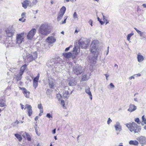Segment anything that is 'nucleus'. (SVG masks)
I'll return each mask as SVG.
<instances>
[{
	"instance_id": "nucleus-36",
	"label": "nucleus",
	"mask_w": 146,
	"mask_h": 146,
	"mask_svg": "<svg viewBox=\"0 0 146 146\" xmlns=\"http://www.w3.org/2000/svg\"><path fill=\"white\" fill-rule=\"evenodd\" d=\"M88 79L87 77V75L85 74L83 75L82 78V81H85Z\"/></svg>"
},
{
	"instance_id": "nucleus-27",
	"label": "nucleus",
	"mask_w": 146,
	"mask_h": 146,
	"mask_svg": "<svg viewBox=\"0 0 146 146\" xmlns=\"http://www.w3.org/2000/svg\"><path fill=\"white\" fill-rule=\"evenodd\" d=\"M23 74H21L20 72H19V74H18L17 75L15 76L16 79L17 80H20L22 78V76Z\"/></svg>"
},
{
	"instance_id": "nucleus-32",
	"label": "nucleus",
	"mask_w": 146,
	"mask_h": 146,
	"mask_svg": "<svg viewBox=\"0 0 146 146\" xmlns=\"http://www.w3.org/2000/svg\"><path fill=\"white\" fill-rule=\"evenodd\" d=\"M133 35V33H132L128 34L127 35V40L128 41H129L130 40L131 37Z\"/></svg>"
},
{
	"instance_id": "nucleus-45",
	"label": "nucleus",
	"mask_w": 146,
	"mask_h": 146,
	"mask_svg": "<svg viewBox=\"0 0 146 146\" xmlns=\"http://www.w3.org/2000/svg\"><path fill=\"white\" fill-rule=\"evenodd\" d=\"M46 116L49 118H52V116L50 113H47L46 114Z\"/></svg>"
},
{
	"instance_id": "nucleus-37",
	"label": "nucleus",
	"mask_w": 146,
	"mask_h": 146,
	"mask_svg": "<svg viewBox=\"0 0 146 146\" xmlns=\"http://www.w3.org/2000/svg\"><path fill=\"white\" fill-rule=\"evenodd\" d=\"M33 85L35 89H36L38 86V82H33Z\"/></svg>"
},
{
	"instance_id": "nucleus-15",
	"label": "nucleus",
	"mask_w": 146,
	"mask_h": 146,
	"mask_svg": "<svg viewBox=\"0 0 146 146\" xmlns=\"http://www.w3.org/2000/svg\"><path fill=\"white\" fill-rule=\"evenodd\" d=\"M137 109L136 106L134 104H130L129 106V108L127 109V111L130 112H131L135 111Z\"/></svg>"
},
{
	"instance_id": "nucleus-3",
	"label": "nucleus",
	"mask_w": 146,
	"mask_h": 146,
	"mask_svg": "<svg viewBox=\"0 0 146 146\" xmlns=\"http://www.w3.org/2000/svg\"><path fill=\"white\" fill-rule=\"evenodd\" d=\"M38 31L40 34L44 36L47 35L50 32L48 26L46 24L41 25L39 27Z\"/></svg>"
},
{
	"instance_id": "nucleus-60",
	"label": "nucleus",
	"mask_w": 146,
	"mask_h": 146,
	"mask_svg": "<svg viewBox=\"0 0 146 146\" xmlns=\"http://www.w3.org/2000/svg\"><path fill=\"white\" fill-rule=\"evenodd\" d=\"M104 75L106 77V79L108 80V77L109 76V75L106 74H104Z\"/></svg>"
},
{
	"instance_id": "nucleus-16",
	"label": "nucleus",
	"mask_w": 146,
	"mask_h": 146,
	"mask_svg": "<svg viewBox=\"0 0 146 146\" xmlns=\"http://www.w3.org/2000/svg\"><path fill=\"white\" fill-rule=\"evenodd\" d=\"M114 127L115 130L117 131L120 132L122 130L121 126L120 125V123L118 121L116 122V124L114 125Z\"/></svg>"
},
{
	"instance_id": "nucleus-44",
	"label": "nucleus",
	"mask_w": 146,
	"mask_h": 146,
	"mask_svg": "<svg viewBox=\"0 0 146 146\" xmlns=\"http://www.w3.org/2000/svg\"><path fill=\"white\" fill-rule=\"evenodd\" d=\"M97 19L98 21L100 22L101 25H102L104 24V22L102 21L101 19H100L99 17H98Z\"/></svg>"
},
{
	"instance_id": "nucleus-30",
	"label": "nucleus",
	"mask_w": 146,
	"mask_h": 146,
	"mask_svg": "<svg viewBox=\"0 0 146 146\" xmlns=\"http://www.w3.org/2000/svg\"><path fill=\"white\" fill-rule=\"evenodd\" d=\"M39 77V74H38V75L34 78L33 80V82H38Z\"/></svg>"
},
{
	"instance_id": "nucleus-17",
	"label": "nucleus",
	"mask_w": 146,
	"mask_h": 146,
	"mask_svg": "<svg viewBox=\"0 0 146 146\" xmlns=\"http://www.w3.org/2000/svg\"><path fill=\"white\" fill-rule=\"evenodd\" d=\"M30 2V1L25 0L22 3V7L25 9H26L28 6L29 3Z\"/></svg>"
},
{
	"instance_id": "nucleus-21",
	"label": "nucleus",
	"mask_w": 146,
	"mask_h": 146,
	"mask_svg": "<svg viewBox=\"0 0 146 146\" xmlns=\"http://www.w3.org/2000/svg\"><path fill=\"white\" fill-rule=\"evenodd\" d=\"M27 66V65L25 64L21 67L19 71V72L21 74H23L24 73Z\"/></svg>"
},
{
	"instance_id": "nucleus-5",
	"label": "nucleus",
	"mask_w": 146,
	"mask_h": 146,
	"mask_svg": "<svg viewBox=\"0 0 146 146\" xmlns=\"http://www.w3.org/2000/svg\"><path fill=\"white\" fill-rule=\"evenodd\" d=\"M73 72L76 75H78L84 72V69L82 67L77 66L73 67Z\"/></svg>"
},
{
	"instance_id": "nucleus-31",
	"label": "nucleus",
	"mask_w": 146,
	"mask_h": 146,
	"mask_svg": "<svg viewBox=\"0 0 146 146\" xmlns=\"http://www.w3.org/2000/svg\"><path fill=\"white\" fill-rule=\"evenodd\" d=\"M60 63L58 62V61L55 60L54 62V64H53V65L54 66V67L55 68H56L57 67H56V66H58L59 65Z\"/></svg>"
},
{
	"instance_id": "nucleus-53",
	"label": "nucleus",
	"mask_w": 146,
	"mask_h": 146,
	"mask_svg": "<svg viewBox=\"0 0 146 146\" xmlns=\"http://www.w3.org/2000/svg\"><path fill=\"white\" fill-rule=\"evenodd\" d=\"M102 14L103 15V21H107V20L106 18V17L103 15V13H102Z\"/></svg>"
},
{
	"instance_id": "nucleus-57",
	"label": "nucleus",
	"mask_w": 146,
	"mask_h": 146,
	"mask_svg": "<svg viewBox=\"0 0 146 146\" xmlns=\"http://www.w3.org/2000/svg\"><path fill=\"white\" fill-rule=\"evenodd\" d=\"M134 75L133 76H130V77H129V80H131V79H132L133 78V79H134L135 78V77H134Z\"/></svg>"
},
{
	"instance_id": "nucleus-24",
	"label": "nucleus",
	"mask_w": 146,
	"mask_h": 146,
	"mask_svg": "<svg viewBox=\"0 0 146 146\" xmlns=\"http://www.w3.org/2000/svg\"><path fill=\"white\" fill-rule=\"evenodd\" d=\"M5 101V100L3 99L0 100V107H3L6 106V104Z\"/></svg>"
},
{
	"instance_id": "nucleus-7",
	"label": "nucleus",
	"mask_w": 146,
	"mask_h": 146,
	"mask_svg": "<svg viewBox=\"0 0 146 146\" xmlns=\"http://www.w3.org/2000/svg\"><path fill=\"white\" fill-rule=\"evenodd\" d=\"M66 11V8L63 6L60 9L57 18V21H59L62 18Z\"/></svg>"
},
{
	"instance_id": "nucleus-33",
	"label": "nucleus",
	"mask_w": 146,
	"mask_h": 146,
	"mask_svg": "<svg viewBox=\"0 0 146 146\" xmlns=\"http://www.w3.org/2000/svg\"><path fill=\"white\" fill-rule=\"evenodd\" d=\"M25 133L26 136L27 138V140L29 141H30L31 140V137L30 135L27 133L25 132Z\"/></svg>"
},
{
	"instance_id": "nucleus-26",
	"label": "nucleus",
	"mask_w": 146,
	"mask_h": 146,
	"mask_svg": "<svg viewBox=\"0 0 146 146\" xmlns=\"http://www.w3.org/2000/svg\"><path fill=\"white\" fill-rule=\"evenodd\" d=\"M69 92L68 90H65L63 92V97L65 98H67L68 97Z\"/></svg>"
},
{
	"instance_id": "nucleus-49",
	"label": "nucleus",
	"mask_w": 146,
	"mask_h": 146,
	"mask_svg": "<svg viewBox=\"0 0 146 146\" xmlns=\"http://www.w3.org/2000/svg\"><path fill=\"white\" fill-rule=\"evenodd\" d=\"M112 122V120L110 119V118H108V121L107 123L109 125L111 123V122Z\"/></svg>"
},
{
	"instance_id": "nucleus-42",
	"label": "nucleus",
	"mask_w": 146,
	"mask_h": 146,
	"mask_svg": "<svg viewBox=\"0 0 146 146\" xmlns=\"http://www.w3.org/2000/svg\"><path fill=\"white\" fill-rule=\"evenodd\" d=\"M73 17L74 19H77L78 17L76 13V12H74V13L73 15Z\"/></svg>"
},
{
	"instance_id": "nucleus-63",
	"label": "nucleus",
	"mask_w": 146,
	"mask_h": 146,
	"mask_svg": "<svg viewBox=\"0 0 146 146\" xmlns=\"http://www.w3.org/2000/svg\"><path fill=\"white\" fill-rule=\"evenodd\" d=\"M134 101L136 102H138V99L137 98H135L134 99Z\"/></svg>"
},
{
	"instance_id": "nucleus-56",
	"label": "nucleus",
	"mask_w": 146,
	"mask_h": 146,
	"mask_svg": "<svg viewBox=\"0 0 146 146\" xmlns=\"http://www.w3.org/2000/svg\"><path fill=\"white\" fill-rule=\"evenodd\" d=\"M110 87L111 88H114L115 87L114 85L112 83H111L110 84Z\"/></svg>"
},
{
	"instance_id": "nucleus-35",
	"label": "nucleus",
	"mask_w": 146,
	"mask_h": 146,
	"mask_svg": "<svg viewBox=\"0 0 146 146\" xmlns=\"http://www.w3.org/2000/svg\"><path fill=\"white\" fill-rule=\"evenodd\" d=\"M26 108H25V110L26 108H27V109L28 111H29L32 109V107L30 105L27 104H26Z\"/></svg>"
},
{
	"instance_id": "nucleus-8",
	"label": "nucleus",
	"mask_w": 146,
	"mask_h": 146,
	"mask_svg": "<svg viewBox=\"0 0 146 146\" xmlns=\"http://www.w3.org/2000/svg\"><path fill=\"white\" fill-rule=\"evenodd\" d=\"M24 33L17 34L16 36V42L18 44H21L23 41L24 38Z\"/></svg>"
},
{
	"instance_id": "nucleus-59",
	"label": "nucleus",
	"mask_w": 146,
	"mask_h": 146,
	"mask_svg": "<svg viewBox=\"0 0 146 146\" xmlns=\"http://www.w3.org/2000/svg\"><path fill=\"white\" fill-rule=\"evenodd\" d=\"M56 129H54L52 131V133L53 134H55L56 133Z\"/></svg>"
},
{
	"instance_id": "nucleus-29",
	"label": "nucleus",
	"mask_w": 146,
	"mask_h": 146,
	"mask_svg": "<svg viewBox=\"0 0 146 146\" xmlns=\"http://www.w3.org/2000/svg\"><path fill=\"white\" fill-rule=\"evenodd\" d=\"M52 92L51 90H50V89H47L46 92V94L49 97V98H50V94H51Z\"/></svg>"
},
{
	"instance_id": "nucleus-55",
	"label": "nucleus",
	"mask_w": 146,
	"mask_h": 146,
	"mask_svg": "<svg viewBox=\"0 0 146 146\" xmlns=\"http://www.w3.org/2000/svg\"><path fill=\"white\" fill-rule=\"evenodd\" d=\"M141 39H146V35L144 34Z\"/></svg>"
},
{
	"instance_id": "nucleus-54",
	"label": "nucleus",
	"mask_w": 146,
	"mask_h": 146,
	"mask_svg": "<svg viewBox=\"0 0 146 146\" xmlns=\"http://www.w3.org/2000/svg\"><path fill=\"white\" fill-rule=\"evenodd\" d=\"M26 13L25 12L23 13L21 15L22 18H24V17L25 16Z\"/></svg>"
},
{
	"instance_id": "nucleus-28",
	"label": "nucleus",
	"mask_w": 146,
	"mask_h": 146,
	"mask_svg": "<svg viewBox=\"0 0 146 146\" xmlns=\"http://www.w3.org/2000/svg\"><path fill=\"white\" fill-rule=\"evenodd\" d=\"M15 136L19 140V141H21L22 139L21 136L18 134L16 133L15 134Z\"/></svg>"
},
{
	"instance_id": "nucleus-48",
	"label": "nucleus",
	"mask_w": 146,
	"mask_h": 146,
	"mask_svg": "<svg viewBox=\"0 0 146 146\" xmlns=\"http://www.w3.org/2000/svg\"><path fill=\"white\" fill-rule=\"evenodd\" d=\"M25 19H24L23 18H20L19 19V21H21L22 22H24L25 21Z\"/></svg>"
},
{
	"instance_id": "nucleus-22",
	"label": "nucleus",
	"mask_w": 146,
	"mask_h": 146,
	"mask_svg": "<svg viewBox=\"0 0 146 146\" xmlns=\"http://www.w3.org/2000/svg\"><path fill=\"white\" fill-rule=\"evenodd\" d=\"M63 56L66 58H70L72 55V53L70 52L67 53H64L63 54Z\"/></svg>"
},
{
	"instance_id": "nucleus-43",
	"label": "nucleus",
	"mask_w": 146,
	"mask_h": 146,
	"mask_svg": "<svg viewBox=\"0 0 146 146\" xmlns=\"http://www.w3.org/2000/svg\"><path fill=\"white\" fill-rule=\"evenodd\" d=\"M38 1L37 0H33L32 1V3L33 5H35L38 3Z\"/></svg>"
},
{
	"instance_id": "nucleus-40",
	"label": "nucleus",
	"mask_w": 146,
	"mask_h": 146,
	"mask_svg": "<svg viewBox=\"0 0 146 146\" xmlns=\"http://www.w3.org/2000/svg\"><path fill=\"white\" fill-rule=\"evenodd\" d=\"M28 115L29 117L31 116V114H32V113H33V111H32V109H31L30 110L28 111Z\"/></svg>"
},
{
	"instance_id": "nucleus-11",
	"label": "nucleus",
	"mask_w": 146,
	"mask_h": 146,
	"mask_svg": "<svg viewBox=\"0 0 146 146\" xmlns=\"http://www.w3.org/2000/svg\"><path fill=\"white\" fill-rule=\"evenodd\" d=\"M36 32V30L35 29H32L28 33L27 35V37L28 39L31 40L33 38Z\"/></svg>"
},
{
	"instance_id": "nucleus-38",
	"label": "nucleus",
	"mask_w": 146,
	"mask_h": 146,
	"mask_svg": "<svg viewBox=\"0 0 146 146\" xmlns=\"http://www.w3.org/2000/svg\"><path fill=\"white\" fill-rule=\"evenodd\" d=\"M142 121L143 122L144 124H146V119L145 118L144 115L142 116Z\"/></svg>"
},
{
	"instance_id": "nucleus-50",
	"label": "nucleus",
	"mask_w": 146,
	"mask_h": 146,
	"mask_svg": "<svg viewBox=\"0 0 146 146\" xmlns=\"http://www.w3.org/2000/svg\"><path fill=\"white\" fill-rule=\"evenodd\" d=\"M88 23L89 24L91 25V26L92 27L93 26L92 23H93V21L92 20L90 19L89 21H88Z\"/></svg>"
},
{
	"instance_id": "nucleus-19",
	"label": "nucleus",
	"mask_w": 146,
	"mask_h": 146,
	"mask_svg": "<svg viewBox=\"0 0 146 146\" xmlns=\"http://www.w3.org/2000/svg\"><path fill=\"white\" fill-rule=\"evenodd\" d=\"M26 58L28 62H30L33 60H35L32 56V55L30 54H27Z\"/></svg>"
},
{
	"instance_id": "nucleus-52",
	"label": "nucleus",
	"mask_w": 146,
	"mask_h": 146,
	"mask_svg": "<svg viewBox=\"0 0 146 146\" xmlns=\"http://www.w3.org/2000/svg\"><path fill=\"white\" fill-rule=\"evenodd\" d=\"M33 3H32L31 1H30V2L29 3V4H28V6L31 7L33 6Z\"/></svg>"
},
{
	"instance_id": "nucleus-41",
	"label": "nucleus",
	"mask_w": 146,
	"mask_h": 146,
	"mask_svg": "<svg viewBox=\"0 0 146 146\" xmlns=\"http://www.w3.org/2000/svg\"><path fill=\"white\" fill-rule=\"evenodd\" d=\"M134 29L136 31L137 33L139 35L140 34L142 33V32L141 31L138 30L137 28L135 27L134 28Z\"/></svg>"
},
{
	"instance_id": "nucleus-61",
	"label": "nucleus",
	"mask_w": 146,
	"mask_h": 146,
	"mask_svg": "<svg viewBox=\"0 0 146 146\" xmlns=\"http://www.w3.org/2000/svg\"><path fill=\"white\" fill-rule=\"evenodd\" d=\"M70 48L69 47L66 48L65 49V51H68L69 50Z\"/></svg>"
},
{
	"instance_id": "nucleus-64",
	"label": "nucleus",
	"mask_w": 146,
	"mask_h": 146,
	"mask_svg": "<svg viewBox=\"0 0 146 146\" xmlns=\"http://www.w3.org/2000/svg\"><path fill=\"white\" fill-rule=\"evenodd\" d=\"M38 117H38V116H36V117L35 118V121H37V120L38 119Z\"/></svg>"
},
{
	"instance_id": "nucleus-25",
	"label": "nucleus",
	"mask_w": 146,
	"mask_h": 146,
	"mask_svg": "<svg viewBox=\"0 0 146 146\" xmlns=\"http://www.w3.org/2000/svg\"><path fill=\"white\" fill-rule=\"evenodd\" d=\"M68 85L70 86H73L76 85V83L72 79H70L69 81Z\"/></svg>"
},
{
	"instance_id": "nucleus-10",
	"label": "nucleus",
	"mask_w": 146,
	"mask_h": 146,
	"mask_svg": "<svg viewBox=\"0 0 146 146\" xmlns=\"http://www.w3.org/2000/svg\"><path fill=\"white\" fill-rule=\"evenodd\" d=\"M48 86L51 89H54L56 87V83L55 80L52 78H48Z\"/></svg>"
},
{
	"instance_id": "nucleus-39",
	"label": "nucleus",
	"mask_w": 146,
	"mask_h": 146,
	"mask_svg": "<svg viewBox=\"0 0 146 146\" xmlns=\"http://www.w3.org/2000/svg\"><path fill=\"white\" fill-rule=\"evenodd\" d=\"M135 121L138 124H140L141 122L139 118H136L135 119Z\"/></svg>"
},
{
	"instance_id": "nucleus-9",
	"label": "nucleus",
	"mask_w": 146,
	"mask_h": 146,
	"mask_svg": "<svg viewBox=\"0 0 146 146\" xmlns=\"http://www.w3.org/2000/svg\"><path fill=\"white\" fill-rule=\"evenodd\" d=\"M136 139L142 146L146 145V137L145 136H141L137 137Z\"/></svg>"
},
{
	"instance_id": "nucleus-51",
	"label": "nucleus",
	"mask_w": 146,
	"mask_h": 146,
	"mask_svg": "<svg viewBox=\"0 0 146 146\" xmlns=\"http://www.w3.org/2000/svg\"><path fill=\"white\" fill-rule=\"evenodd\" d=\"M67 18V17H64V21H62V24H63L65 23H66V21Z\"/></svg>"
},
{
	"instance_id": "nucleus-62",
	"label": "nucleus",
	"mask_w": 146,
	"mask_h": 146,
	"mask_svg": "<svg viewBox=\"0 0 146 146\" xmlns=\"http://www.w3.org/2000/svg\"><path fill=\"white\" fill-rule=\"evenodd\" d=\"M144 32H142V33L139 34L140 36V37H142L144 35Z\"/></svg>"
},
{
	"instance_id": "nucleus-13",
	"label": "nucleus",
	"mask_w": 146,
	"mask_h": 146,
	"mask_svg": "<svg viewBox=\"0 0 146 146\" xmlns=\"http://www.w3.org/2000/svg\"><path fill=\"white\" fill-rule=\"evenodd\" d=\"M21 90L23 93L24 95V96L27 98H29V94L30 92L29 91H27L26 89L24 88H19Z\"/></svg>"
},
{
	"instance_id": "nucleus-34",
	"label": "nucleus",
	"mask_w": 146,
	"mask_h": 146,
	"mask_svg": "<svg viewBox=\"0 0 146 146\" xmlns=\"http://www.w3.org/2000/svg\"><path fill=\"white\" fill-rule=\"evenodd\" d=\"M32 55L34 59L35 60L37 57V54L36 52H34V53H33V54H32Z\"/></svg>"
},
{
	"instance_id": "nucleus-20",
	"label": "nucleus",
	"mask_w": 146,
	"mask_h": 146,
	"mask_svg": "<svg viewBox=\"0 0 146 146\" xmlns=\"http://www.w3.org/2000/svg\"><path fill=\"white\" fill-rule=\"evenodd\" d=\"M137 58L138 62H139L143 61L144 59L143 56L141 55L140 53H139L138 54Z\"/></svg>"
},
{
	"instance_id": "nucleus-2",
	"label": "nucleus",
	"mask_w": 146,
	"mask_h": 146,
	"mask_svg": "<svg viewBox=\"0 0 146 146\" xmlns=\"http://www.w3.org/2000/svg\"><path fill=\"white\" fill-rule=\"evenodd\" d=\"M98 46V41L97 40H93L90 45V50L91 53L93 54L95 57L97 58L98 53L97 50Z\"/></svg>"
},
{
	"instance_id": "nucleus-46",
	"label": "nucleus",
	"mask_w": 146,
	"mask_h": 146,
	"mask_svg": "<svg viewBox=\"0 0 146 146\" xmlns=\"http://www.w3.org/2000/svg\"><path fill=\"white\" fill-rule=\"evenodd\" d=\"M38 108L39 109H41L43 108V107L42 106V104H38Z\"/></svg>"
},
{
	"instance_id": "nucleus-58",
	"label": "nucleus",
	"mask_w": 146,
	"mask_h": 146,
	"mask_svg": "<svg viewBox=\"0 0 146 146\" xmlns=\"http://www.w3.org/2000/svg\"><path fill=\"white\" fill-rule=\"evenodd\" d=\"M40 113H43V108L40 109Z\"/></svg>"
},
{
	"instance_id": "nucleus-14",
	"label": "nucleus",
	"mask_w": 146,
	"mask_h": 146,
	"mask_svg": "<svg viewBox=\"0 0 146 146\" xmlns=\"http://www.w3.org/2000/svg\"><path fill=\"white\" fill-rule=\"evenodd\" d=\"M46 41L49 44H51L54 42L56 41V39L53 36H51L48 37L46 39Z\"/></svg>"
},
{
	"instance_id": "nucleus-1",
	"label": "nucleus",
	"mask_w": 146,
	"mask_h": 146,
	"mask_svg": "<svg viewBox=\"0 0 146 146\" xmlns=\"http://www.w3.org/2000/svg\"><path fill=\"white\" fill-rule=\"evenodd\" d=\"M126 126L129 131L132 133L134 134L139 133L141 132V128L140 126H139L134 122L127 123Z\"/></svg>"
},
{
	"instance_id": "nucleus-47",
	"label": "nucleus",
	"mask_w": 146,
	"mask_h": 146,
	"mask_svg": "<svg viewBox=\"0 0 146 146\" xmlns=\"http://www.w3.org/2000/svg\"><path fill=\"white\" fill-rule=\"evenodd\" d=\"M61 104L62 105V106L64 107L65 106L64 102V100H62L61 101Z\"/></svg>"
},
{
	"instance_id": "nucleus-6",
	"label": "nucleus",
	"mask_w": 146,
	"mask_h": 146,
	"mask_svg": "<svg viewBox=\"0 0 146 146\" xmlns=\"http://www.w3.org/2000/svg\"><path fill=\"white\" fill-rule=\"evenodd\" d=\"M5 32L9 37H12L15 33V30L12 27H9L5 30Z\"/></svg>"
},
{
	"instance_id": "nucleus-18",
	"label": "nucleus",
	"mask_w": 146,
	"mask_h": 146,
	"mask_svg": "<svg viewBox=\"0 0 146 146\" xmlns=\"http://www.w3.org/2000/svg\"><path fill=\"white\" fill-rule=\"evenodd\" d=\"M85 92L87 94L90 96V98L91 100H92V96L91 92H90V88L89 87H86L85 89Z\"/></svg>"
},
{
	"instance_id": "nucleus-12",
	"label": "nucleus",
	"mask_w": 146,
	"mask_h": 146,
	"mask_svg": "<svg viewBox=\"0 0 146 146\" xmlns=\"http://www.w3.org/2000/svg\"><path fill=\"white\" fill-rule=\"evenodd\" d=\"M80 48L79 47L74 46L72 51L73 53H72L71 57L72 58L74 59L76 57V55L79 52Z\"/></svg>"
},
{
	"instance_id": "nucleus-4",
	"label": "nucleus",
	"mask_w": 146,
	"mask_h": 146,
	"mask_svg": "<svg viewBox=\"0 0 146 146\" xmlns=\"http://www.w3.org/2000/svg\"><path fill=\"white\" fill-rule=\"evenodd\" d=\"M90 41L86 38H82L78 41L80 47L84 49L87 48L89 45Z\"/></svg>"
},
{
	"instance_id": "nucleus-23",
	"label": "nucleus",
	"mask_w": 146,
	"mask_h": 146,
	"mask_svg": "<svg viewBox=\"0 0 146 146\" xmlns=\"http://www.w3.org/2000/svg\"><path fill=\"white\" fill-rule=\"evenodd\" d=\"M129 143L130 145L138 146L139 143L138 141L136 140H130L129 141Z\"/></svg>"
}]
</instances>
